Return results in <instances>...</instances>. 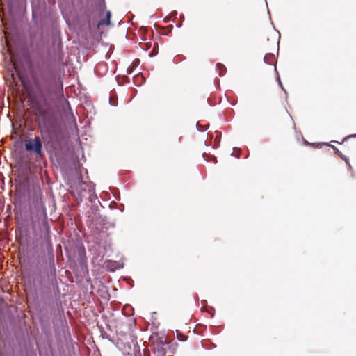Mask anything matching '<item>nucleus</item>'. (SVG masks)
Returning <instances> with one entry per match:
<instances>
[{
    "label": "nucleus",
    "instance_id": "ddd939ff",
    "mask_svg": "<svg viewBox=\"0 0 356 356\" xmlns=\"http://www.w3.org/2000/svg\"><path fill=\"white\" fill-rule=\"evenodd\" d=\"M203 157L206 159V158H205V153H203Z\"/></svg>",
    "mask_w": 356,
    "mask_h": 356
},
{
    "label": "nucleus",
    "instance_id": "0eeeda50",
    "mask_svg": "<svg viewBox=\"0 0 356 356\" xmlns=\"http://www.w3.org/2000/svg\"><path fill=\"white\" fill-rule=\"evenodd\" d=\"M330 147H332V148L334 149V152L336 154H337L338 155H339L341 157H342V154L341 153V152L334 145H330Z\"/></svg>",
    "mask_w": 356,
    "mask_h": 356
},
{
    "label": "nucleus",
    "instance_id": "f03ea898",
    "mask_svg": "<svg viewBox=\"0 0 356 356\" xmlns=\"http://www.w3.org/2000/svg\"><path fill=\"white\" fill-rule=\"evenodd\" d=\"M106 268L111 271H114L117 269L123 268V264L120 261H109L107 262Z\"/></svg>",
    "mask_w": 356,
    "mask_h": 356
},
{
    "label": "nucleus",
    "instance_id": "9b49d317",
    "mask_svg": "<svg viewBox=\"0 0 356 356\" xmlns=\"http://www.w3.org/2000/svg\"><path fill=\"white\" fill-rule=\"evenodd\" d=\"M96 198H97L96 196L91 195V197H90L91 201H92L93 199H96Z\"/></svg>",
    "mask_w": 356,
    "mask_h": 356
},
{
    "label": "nucleus",
    "instance_id": "7ed1b4c3",
    "mask_svg": "<svg viewBox=\"0 0 356 356\" xmlns=\"http://www.w3.org/2000/svg\"><path fill=\"white\" fill-rule=\"evenodd\" d=\"M111 13L110 11H107L106 14V19H101L97 23V27L100 28L102 26H104L105 24L106 25H111Z\"/></svg>",
    "mask_w": 356,
    "mask_h": 356
},
{
    "label": "nucleus",
    "instance_id": "39448f33",
    "mask_svg": "<svg viewBox=\"0 0 356 356\" xmlns=\"http://www.w3.org/2000/svg\"><path fill=\"white\" fill-rule=\"evenodd\" d=\"M216 68L218 70V74L219 76H223L226 72V67L224 65L221 63H217L216 64Z\"/></svg>",
    "mask_w": 356,
    "mask_h": 356
},
{
    "label": "nucleus",
    "instance_id": "20e7f679",
    "mask_svg": "<svg viewBox=\"0 0 356 356\" xmlns=\"http://www.w3.org/2000/svg\"><path fill=\"white\" fill-rule=\"evenodd\" d=\"M264 60L267 64L273 65L275 61V56L273 54H267Z\"/></svg>",
    "mask_w": 356,
    "mask_h": 356
},
{
    "label": "nucleus",
    "instance_id": "1a4fd4ad",
    "mask_svg": "<svg viewBox=\"0 0 356 356\" xmlns=\"http://www.w3.org/2000/svg\"><path fill=\"white\" fill-rule=\"evenodd\" d=\"M10 62L12 63V65H13L15 70H16V63L14 60V57L13 55H10Z\"/></svg>",
    "mask_w": 356,
    "mask_h": 356
},
{
    "label": "nucleus",
    "instance_id": "f8f14e48",
    "mask_svg": "<svg viewBox=\"0 0 356 356\" xmlns=\"http://www.w3.org/2000/svg\"><path fill=\"white\" fill-rule=\"evenodd\" d=\"M183 19V17L182 16H179V22L181 21V19ZM181 23L179 22V26L180 27L181 26Z\"/></svg>",
    "mask_w": 356,
    "mask_h": 356
},
{
    "label": "nucleus",
    "instance_id": "f257e3e1",
    "mask_svg": "<svg viewBox=\"0 0 356 356\" xmlns=\"http://www.w3.org/2000/svg\"><path fill=\"white\" fill-rule=\"evenodd\" d=\"M25 149L29 152H33L36 155L42 154V145L41 139L36 136L34 138H27L24 140Z\"/></svg>",
    "mask_w": 356,
    "mask_h": 356
},
{
    "label": "nucleus",
    "instance_id": "9d476101",
    "mask_svg": "<svg viewBox=\"0 0 356 356\" xmlns=\"http://www.w3.org/2000/svg\"><path fill=\"white\" fill-rule=\"evenodd\" d=\"M186 339H187V337H185L179 333V341H186Z\"/></svg>",
    "mask_w": 356,
    "mask_h": 356
},
{
    "label": "nucleus",
    "instance_id": "423d86ee",
    "mask_svg": "<svg viewBox=\"0 0 356 356\" xmlns=\"http://www.w3.org/2000/svg\"><path fill=\"white\" fill-rule=\"evenodd\" d=\"M176 15H177V11H173L171 13L170 16L165 17L164 20L166 22H170L171 20L172 17L173 18V20H174L175 19Z\"/></svg>",
    "mask_w": 356,
    "mask_h": 356
},
{
    "label": "nucleus",
    "instance_id": "6e6552de",
    "mask_svg": "<svg viewBox=\"0 0 356 356\" xmlns=\"http://www.w3.org/2000/svg\"><path fill=\"white\" fill-rule=\"evenodd\" d=\"M327 145V143H317V144L313 143V144H312V145L315 147H321L322 145Z\"/></svg>",
    "mask_w": 356,
    "mask_h": 356
}]
</instances>
